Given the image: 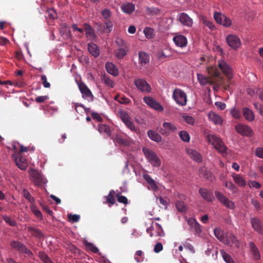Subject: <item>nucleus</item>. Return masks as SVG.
Instances as JSON below:
<instances>
[{
  "mask_svg": "<svg viewBox=\"0 0 263 263\" xmlns=\"http://www.w3.org/2000/svg\"><path fill=\"white\" fill-rule=\"evenodd\" d=\"M4 220L10 226L15 227L16 226V222L15 220H13L10 217L7 215L3 216Z\"/></svg>",
  "mask_w": 263,
  "mask_h": 263,
  "instance_id": "5fc2aeb1",
  "label": "nucleus"
},
{
  "mask_svg": "<svg viewBox=\"0 0 263 263\" xmlns=\"http://www.w3.org/2000/svg\"><path fill=\"white\" fill-rule=\"evenodd\" d=\"M223 243L230 246H234L237 248L239 247V242L236 236L231 233H227L226 234L225 238Z\"/></svg>",
  "mask_w": 263,
  "mask_h": 263,
  "instance_id": "2eb2a0df",
  "label": "nucleus"
},
{
  "mask_svg": "<svg viewBox=\"0 0 263 263\" xmlns=\"http://www.w3.org/2000/svg\"><path fill=\"white\" fill-rule=\"evenodd\" d=\"M124 123L126 126L131 131L135 133L137 132V128L136 127L132 119H130L129 120H127V121L125 122Z\"/></svg>",
  "mask_w": 263,
  "mask_h": 263,
  "instance_id": "8fccbe9b",
  "label": "nucleus"
},
{
  "mask_svg": "<svg viewBox=\"0 0 263 263\" xmlns=\"http://www.w3.org/2000/svg\"><path fill=\"white\" fill-rule=\"evenodd\" d=\"M235 129L239 134L250 137L252 136V130L251 128L248 125L239 124L235 126Z\"/></svg>",
  "mask_w": 263,
  "mask_h": 263,
  "instance_id": "f3484780",
  "label": "nucleus"
},
{
  "mask_svg": "<svg viewBox=\"0 0 263 263\" xmlns=\"http://www.w3.org/2000/svg\"><path fill=\"white\" fill-rule=\"evenodd\" d=\"M172 97L173 99L178 105L180 106H184L186 105L187 97L185 93L181 89L178 88L174 89Z\"/></svg>",
  "mask_w": 263,
  "mask_h": 263,
  "instance_id": "20e7f679",
  "label": "nucleus"
},
{
  "mask_svg": "<svg viewBox=\"0 0 263 263\" xmlns=\"http://www.w3.org/2000/svg\"><path fill=\"white\" fill-rule=\"evenodd\" d=\"M210 75V77L208 78L204 77L202 74L197 73V76L199 82L202 85H205L207 84L213 85L214 89H218L219 87V85L222 84V79L220 78H216L211 74Z\"/></svg>",
  "mask_w": 263,
  "mask_h": 263,
  "instance_id": "f257e3e1",
  "label": "nucleus"
},
{
  "mask_svg": "<svg viewBox=\"0 0 263 263\" xmlns=\"http://www.w3.org/2000/svg\"><path fill=\"white\" fill-rule=\"evenodd\" d=\"M249 247L253 258L255 260H259L260 259V254L255 244L252 241L250 242L249 243Z\"/></svg>",
  "mask_w": 263,
  "mask_h": 263,
  "instance_id": "a878e982",
  "label": "nucleus"
},
{
  "mask_svg": "<svg viewBox=\"0 0 263 263\" xmlns=\"http://www.w3.org/2000/svg\"><path fill=\"white\" fill-rule=\"evenodd\" d=\"M186 153L192 158L194 161L199 163L202 161V156L196 150L190 148L185 149Z\"/></svg>",
  "mask_w": 263,
  "mask_h": 263,
  "instance_id": "412c9836",
  "label": "nucleus"
},
{
  "mask_svg": "<svg viewBox=\"0 0 263 263\" xmlns=\"http://www.w3.org/2000/svg\"><path fill=\"white\" fill-rule=\"evenodd\" d=\"M218 66L229 80L233 78L232 69L226 62L223 60L218 61Z\"/></svg>",
  "mask_w": 263,
  "mask_h": 263,
  "instance_id": "4468645a",
  "label": "nucleus"
},
{
  "mask_svg": "<svg viewBox=\"0 0 263 263\" xmlns=\"http://www.w3.org/2000/svg\"><path fill=\"white\" fill-rule=\"evenodd\" d=\"M115 100L118 102L120 104H128L130 102V100L125 97V96L122 95H117L115 97Z\"/></svg>",
  "mask_w": 263,
  "mask_h": 263,
  "instance_id": "79ce46f5",
  "label": "nucleus"
},
{
  "mask_svg": "<svg viewBox=\"0 0 263 263\" xmlns=\"http://www.w3.org/2000/svg\"><path fill=\"white\" fill-rule=\"evenodd\" d=\"M206 140L211 143L219 153H226L227 147L220 138L213 135H208Z\"/></svg>",
  "mask_w": 263,
  "mask_h": 263,
  "instance_id": "7ed1b4c3",
  "label": "nucleus"
},
{
  "mask_svg": "<svg viewBox=\"0 0 263 263\" xmlns=\"http://www.w3.org/2000/svg\"><path fill=\"white\" fill-rule=\"evenodd\" d=\"M146 13L149 15H156L159 14L160 10L156 7H146Z\"/></svg>",
  "mask_w": 263,
  "mask_h": 263,
  "instance_id": "de8ad7c7",
  "label": "nucleus"
},
{
  "mask_svg": "<svg viewBox=\"0 0 263 263\" xmlns=\"http://www.w3.org/2000/svg\"><path fill=\"white\" fill-rule=\"evenodd\" d=\"M143 178L153 190L156 191L158 189V186L156 184L155 181L148 174H144Z\"/></svg>",
  "mask_w": 263,
  "mask_h": 263,
  "instance_id": "72a5a7b5",
  "label": "nucleus"
},
{
  "mask_svg": "<svg viewBox=\"0 0 263 263\" xmlns=\"http://www.w3.org/2000/svg\"><path fill=\"white\" fill-rule=\"evenodd\" d=\"M115 193L114 190H111L109 192V194L105 197L106 201L105 203H107L109 204V206H111L112 204L115 203V198H114V194Z\"/></svg>",
  "mask_w": 263,
  "mask_h": 263,
  "instance_id": "37998d69",
  "label": "nucleus"
},
{
  "mask_svg": "<svg viewBox=\"0 0 263 263\" xmlns=\"http://www.w3.org/2000/svg\"><path fill=\"white\" fill-rule=\"evenodd\" d=\"M250 221L254 230L259 234H263V225L261 220L256 217H253Z\"/></svg>",
  "mask_w": 263,
  "mask_h": 263,
  "instance_id": "aec40b11",
  "label": "nucleus"
},
{
  "mask_svg": "<svg viewBox=\"0 0 263 263\" xmlns=\"http://www.w3.org/2000/svg\"><path fill=\"white\" fill-rule=\"evenodd\" d=\"M143 100L147 105L156 110L159 112L163 111V107L162 106L152 97H145L143 98Z\"/></svg>",
  "mask_w": 263,
  "mask_h": 263,
  "instance_id": "f8f14e48",
  "label": "nucleus"
},
{
  "mask_svg": "<svg viewBox=\"0 0 263 263\" xmlns=\"http://www.w3.org/2000/svg\"><path fill=\"white\" fill-rule=\"evenodd\" d=\"M173 41L176 45L183 48L186 46L187 43V39L182 35H177L173 37Z\"/></svg>",
  "mask_w": 263,
  "mask_h": 263,
  "instance_id": "4be33fe9",
  "label": "nucleus"
},
{
  "mask_svg": "<svg viewBox=\"0 0 263 263\" xmlns=\"http://www.w3.org/2000/svg\"><path fill=\"white\" fill-rule=\"evenodd\" d=\"M249 184L250 187H253L256 189H260L261 187V184L256 181H249Z\"/></svg>",
  "mask_w": 263,
  "mask_h": 263,
  "instance_id": "338daca9",
  "label": "nucleus"
},
{
  "mask_svg": "<svg viewBox=\"0 0 263 263\" xmlns=\"http://www.w3.org/2000/svg\"><path fill=\"white\" fill-rule=\"evenodd\" d=\"M38 256L44 263H53L48 255L43 251L38 253Z\"/></svg>",
  "mask_w": 263,
  "mask_h": 263,
  "instance_id": "ea45409f",
  "label": "nucleus"
},
{
  "mask_svg": "<svg viewBox=\"0 0 263 263\" xmlns=\"http://www.w3.org/2000/svg\"><path fill=\"white\" fill-rule=\"evenodd\" d=\"M98 130L100 133H104L108 136L111 135V131L110 127L106 124H99L98 126Z\"/></svg>",
  "mask_w": 263,
  "mask_h": 263,
  "instance_id": "58836bf2",
  "label": "nucleus"
},
{
  "mask_svg": "<svg viewBox=\"0 0 263 263\" xmlns=\"http://www.w3.org/2000/svg\"><path fill=\"white\" fill-rule=\"evenodd\" d=\"M127 54V48H117L115 50V55L118 59H122Z\"/></svg>",
  "mask_w": 263,
  "mask_h": 263,
  "instance_id": "4c0bfd02",
  "label": "nucleus"
},
{
  "mask_svg": "<svg viewBox=\"0 0 263 263\" xmlns=\"http://www.w3.org/2000/svg\"><path fill=\"white\" fill-rule=\"evenodd\" d=\"M220 254L224 260V261L227 263H235L233 259L231 257V256L228 254L224 250H220Z\"/></svg>",
  "mask_w": 263,
  "mask_h": 263,
  "instance_id": "c03bdc74",
  "label": "nucleus"
},
{
  "mask_svg": "<svg viewBox=\"0 0 263 263\" xmlns=\"http://www.w3.org/2000/svg\"><path fill=\"white\" fill-rule=\"evenodd\" d=\"M163 127L167 129L168 132H174L176 130V127L175 125L171 122H164L163 123Z\"/></svg>",
  "mask_w": 263,
  "mask_h": 263,
  "instance_id": "3c124183",
  "label": "nucleus"
},
{
  "mask_svg": "<svg viewBox=\"0 0 263 263\" xmlns=\"http://www.w3.org/2000/svg\"><path fill=\"white\" fill-rule=\"evenodd\" d=\"M142 152L145 155V157L154 167H159L161 165V161L157 155L152 149L144 147L142 148Z\"/></svg>",
  "mask_w": 263,
  "mask_h": 263,
  "instance_id": "f03ea898",
  "label": "nucleus"
},
{
  "mask_svg": "<svg viewBox=\"0 0 263 263\" xmlns=\"http://www.w3.org/2000/svg\"><path fill=\"white\" fill-rule=\"evenodd\" d=\"M68 218L69 221L72 222H77L79 221L80 217L76 214H68Z\"/></svg>",
  "mask_w": 263,
  "mask_h": 263,
  "instance_id": "680f3d73",
  "label": "nucleus"
},
{
  "mask_svg": "<svg viewBox=\"0 0 263 263\" xmlns=\"http://www.w3.org/2000/svg\"><path fill=\"white\" fill-rule=\"evenodd\" d=\"M122 11L126 14H130L135 10V5L131 3L123 4L121 7Z\"/></svg>",
  "mask_w": 263,
  "mask_h": 263,
  "instance_id": "c756f323",
  "label": "nucleus"
},
{
  "mask_svg": "<svg viewBox=\"0 0 263 263\" xmlns=\"http://www.w3.org/2000/svg\"><path fill=\"white\" fill-rule=\"evenodd\" d=\"M228 189L234 194L236 193L238 190L237 187L231 181H230Z\"/></svg>",
  "mask_w": 263,
  "mask_h": 263,
  "instance_id": "774afa93",
  "label": "nucleus"
},
{
  "mask_svg": "<svg viewBox=\"0 0 263 263\" xmlns=\"http://www.w3.org/2000/svg\"><path fill=\"white\" fill-rule=\"evenodd\" d=\"M200 20L202 23L207 26L210 30H213L215 29V26L213 22L206 17L201 16Z\"/></svg>",
  "mask_w": 263,
  "mask_h": 263,
  "instance_id": "a19ab883",
  "label": "nucleus"
},
{
  "mask_svg": "<svg viewBox=\"0 0 263 263\" xmlns=\"http://www.w3.org/2000/svg\"><path fill=\"white\" fill-rule=\"evenodd\" d=\"M215 195L218 201L226 208L233 210L235 208V203L222 193L219 191H215Z\"/></svg>",
  "mask_w": 263,
  "mask_h": 263,
  "instance_id": "423d86ee",
  "label": "nucleus"
},
{
  "mask_svg": "<svg viewBox=\"0 0 263 263\" xmlns=\"http://www.w3.org/2000/svg\"><path fill=\"white\" fill-rule=\"evenodd\" d=\"M116 43L118 46V48H127L125 43L121 38L117 37L116 40Z\"/></svg>",
  "mask_w": 263,
  "mask_h": 263,
  "instance_id": "13d9d810",
  "label": "nucleus"
},
{
  "mask_svg": "<svg viewBox=\"0 0 263 263\" xmlns=\"http://www.w3.org/2000/svg\"><path fill=\"white\" fill-rule=\"evenodd\" d=\"M83 28L84 30L85 31L86 37L90 40H94L96 35L91 26L87 23H84L83 24Z\"/></svg>",
  "mask_w": 263,
  "mask_h": 263,
  "instance_id": "393cba45",
  "label": "nucleus"
},
{
  "mask_svg": "<svg viewBox=\"0 0 263 263\" xmlns=\"http://www.w3.org/2000/svg\"><path fill=\"white\" fill-rule=\"evenodd\" d=\"M179 135L181 139L184 142H189L190 141V136L187 132L184 130L181 131Z\"/></svg>",
  "mask_w": 263,
  "mask_h": 263,
  "instance_id": "603ef678",
  "label": "nucleus"
},
{
  "mask_svg": "<svg viewBox=\"0 0 263 263\" xmlns=\"http://www.w3.org/2000/svg\"><path fill=\"white\" fill-rule=\"evenodd\" d=\"M230 113L233 117L239 119L241 118L240 111L239 109L233 108L230 110Z\"/></svg>",
  "mask_w": 263,
  "mask_h": 263,
  "instance_id": "4d7b16f0",
  "label": "nucleus"
},
{
  "mask_svg": "<svg viewBox=\"0 0 263 263\" xmlns=\"http://www.w3.org/2000/svg\"><path fill=\"white\" fill-rule=\"evenodd\" d=\"M154 228L153 227H151L146 229V232L149 234L150 237L153 236H159L162 237L164 235L163 229L160 224L158 223H155V233L153 232Z\"/></svg>",
  "mask_w": 263,
  "mask_h": 263,
  "instance_id": "dca6fc26",
  "label": "nucleus"
},
{
  "mask_svg": "<svg viewBox=\"0 0 263 263\" xmlns=\"http://www.w3.org/2000/svg\"><path fill=\"white\" fill-rule=\"evenodd\" d=\"M101 13L105 21L110 20V18L111 16V12L110 10L107 8H105L101 11Z\"/></svg>",
  "mask_w": 263,
  "mask_h": 263,
  "instance_id": "864d4df0",
  "label": "nucleus"
},
{
  "mask_svg": "<svg viewBox=\"0 0 263 263\" xmlns=\"http://www.w3.org/2000/svg\"><path fill=\"white\" fill-rule=\"evenodd\" d=\"M177 20L184 26L191 27L193 25V20L185 13L183 12L178 14Z\"/></svg>",
  "mask_w": 263,
  "mask_h": 263,
  "instance_id": "a211bd4d",
  "label": "nucleus"
},
{
  "mask_svg": "<svg viewBox=\"0 0 263 263\" xmlns=\"http://www.w3.org/2000/svg\"><path fill=\"white\" fill-rule=\"evenodd\" d=\"M214 18L216 22L223 26L229 27L231 25V20L220 12H215Z\"/></svg>",
  "mask_w": 263,
  "mask_h": 263,
  "instance_id": "1a4fd4ad",
  "label": "nucleus"
},
{
  "mask_svg": "<svg viewBox=\"0 0 263 263\" xmlns=\"http://www.w3.org/2000/svg\"><path fill=\"white\" fill-rule=\"evenodd\" d=\"M203 176L205 179L210 181H212L214 178L212 173L207 170L204 171Z\"/></svg>",
  "mask_w": 263,
  "mask_h": 263,
  "instance_id": "69168bd1",
  "label": "nucleus"
},
{
  "mask_svg": "<svg viewBox=\"0 0 263 263\" xmlns=\"http://www.w3.org/2000/svg\"><path fill=\"white\" fill-rule=\"evenodd\" d=\"M176 207L179 212H184L187 210L186 204L182 201H177L176 203Z\"/></svg>",
  "mask_w": 263,
  "mask_h": 263,
  "instance_id": "09e8293b",
  "label": "nucleus"
},
{
  "mask_svg": "<svg viewBox=\"0 0 263 263\" xmlns=\"http://www.w3.org/2000/svg\"><path fill=\"white\" fill-rule=\"evenodd\" d=\"M11 247L15 249L20 252L27 254L28 256L32 255V252L30 250L26 247V246L18 241L13 240L10 243Z\"/></svg>",
  "mask_w": 263,
  "mask_h": 263,
  "instance_id": "9b49d317",
  "label": "nucleus"
},
{
  "mask_svg": "<svg viewBox=\"0 0 263 263\" xmlns=\"http://www.w3.org/2000/svg\"><path fill=\"white\" fill-rule=\"evenodd\" d=\"M209 117L210 120L215 124H221L222 122V120L220 116L216 114L215 112H210L209 114Z\"/></svg>",
  "mask_w": 263,
  "mask_h": 263,
  "instance_id": "473e14b6",
  "label": "nucleus"
},
{
  "mask_svg": "<svg viewBox=\"0 0 263 263\" xmlns=\"http://www.w3.org/2000/svg\"><path fill=\"white\" fill-rule=\"evenodd\" d=\"M242 113L245 118L249 121H252L254 120V115L253 111L247 107H244L242 109Z\"/></svg>",
  "mask_w": 263,
  "mask_h": 263,
  "instance_id": "7c9ffc66",
  "label": "nucleus"
},
{
  "mask_svg": "<svg viewBox=\"0 0 263 263\" xmlns=\"http://www.w3.org/2000/svg\"><path fill=\"white\" fill-rule=\"evenodd\" d=\"M143 32L147 39H153L155 36L154 29L150 27H146Z\"/></svg>",
  "mask_w": 263,
  "mask_h": 263,
  "instance_id": "49530a36",
  "label": "nucleus"
},
{
  "mask_svg": "<svg viewBox=\"0 0 263 263\" xmlns=\"http://www.w3.org/2000/svg\"><path fill=\"white\" fill-rule=\"evenodd\" d=\"M120 117L123 123L131 119L127 112L124 110L119 112Z\"/></svg>",
  "mask_w": 263,
  "mask_h": 263,
  "instance_id": "6e6d98bb",
  "label": "nucleus"
},
{
  "mask_svg": "<svg viewBox=\"0 0 263 263\" xmlns=\"http://www.w3.org/2000/svg\"><path fill=\"white\" fill-rule=\"evenodd\" d=\"M116 197L118 202L120 203H122L124 204H127L128 203V199L125 196L120 195L119 194H117L116 195Z\"/></svg>",
  "mask_w": 263,
  "mask_h": 263,
  "instance_id": "0e129e2a",
  "label": "nucleus"
},
{
  "mask_svg": "<svg viewBox=\"0 0 263 263\" xmlns=\"http://www.w3.org/2000/svg\"><path fill=\"white\" fill-rule=\"evenodd\" d=\"M103 31L106 33H109L112 30L113 25L110 20H106L104 22Z\"/></svg>",
  "mask_w": 263,
  "mask_h": 263,
  "instance_id": "a18cd8bd",
  "label": "nucleus"
},
{
  "mask_svg": "<svg viewBox=\"0 0 263 263\" xmlns=\"http://www.w3.org/2000/svg\"><path fill=\"white\" fill-rule=\"evenodd\" d=\"M199 193L201 196L208 201H212L214 199L213 192L209 191L205 188H200L199 189Z\"/></svg>",
  "mask_w": 263,
  "mask_h": 263,
  "instance_id": "5701e85b",
  "label": "nucleus"
},
{
  "mask_svg": "<svg viewBox=\"0 0 263 263\" xmlns=\"http://www.w3.org/2000/svg\"><path fill=\"white\" fill-rule=\"evenodd\" d=\"M208 73L209 74H211L213 76H215L216 78H221L223 80L222 84L219 85L222 86L225 90H229L230 88V84L229 83H226L224 82V79L223 77L221 76V73L219 70V69L215 66H211L209 67L208 69Z\"/></svg>",
  "mask_w": 263,
  "mask_h": 263,
  "instance_id": "9d476101",
  "label": "nucleus"
},
{
  "mask_svg": "<svg viewBox=\"0 0 263 263\" xmlns=\"http://www.w3.org/2000/svg\"><path fill=\"white\" fill-rule=\"evenodd\" d=\"M138 54L139 64L143 67H146L149 62V55L144 51H140Z\"/></svg>",
  "mask_w": 263,
  "mask_h": 263,
  "instance_id": "b1692460",
  "label": "nucleus"
},
{
  "mask_svg": "<svg viewBox=\"0 0 263 263\" xmlns=\"http://www.w3.org/2000/svg\"><path fill=\"white\" fill-rule=\"evenodd\" d=\"M13 157L17 166L21 170H26L28 166V161L22 154L13 155Z\"/></svg>",
  "mask_w": 263,
  "mask_h": 263,
  "instance_id": "6e6552de",
  "label": "nucleus"
},
{
  "mask_svg": "<svg viewBox=\"0 0 263 263\" xmlns=\"http://www.w3.org/2000/svg\"><path fill=\"white\" fill-rule=\"evenodd\" d=\"M134 83L137 89L143 93H148L151 91V87L148 83L143 79H137Z\"/></svg>",
  "mask_w": 263,
  "mask_h": 263,
  "instance_id": "0eeeda50",
  "label": "nucleus"
},
{
  "mask_svg": "<svg viewBox=\"0 0 263 263\" xmlns=\"http://www.w3.org/2000/svg\"><path fill=\"white\" fill-rule=\"evenodd\" d=\"M147 135L151 139L155 142H159L162 140L161 137L155 131L149 130L147 132Z\"/></svg>",
  "mask_w": 263,
  "mask_h": 263,
  "instance_id": "c9c22d12",
  "label": "nucleus"
},
{
  "mask_svg": "<svg viewBox=\"0 0 263 263\" xmlns=\"http://www.w3.org/2000/svg\"><path fill=\"white\" fill-rule=\"evenodd\" d=\"M85 246L87 249L91 250L93 253H96L99 251L98 249L93 244L90 242L86 241L85 243Z\"/></svg>",
  "mask_w": 263,
  "mask_h": 263,
  "instance_id": "bf43d9fd",
  "label": "nucleus"
},
{
  "mask_svg": "<svg viewBox=\"0 0 263 263\" xmlns=\"http://www.w3.org/2000/svg\"><path fill=\"white\" fill-rule=\"evenodd\" d=\"M24 197L30 202H34V198L30 194V193L26 189L23 191Z\"/></svg>",
  "mask_w": 263,
  "mask_h": 263,
  "instance_id": "052dcab7",
  "label": "nucleus"
},
{
  "mask_svg": "<svg viewBox=\"0 0 263 263\" xmlns=\"http://www.w3.org/2000/svg\"><path fill=\"white\" fill-rule=\"evenodd\" d=\"M232 177L236 184L241 187H245L247 185V181L244 178L239 174H233Z\"/></svg>",
  "mask_w": 263,
  "mask_h": 263,
  "instance_id": "c85d7f7f",
  "label": "nucleus"
},
{
  "mask_svg": "<svg viewBox=\"0 0 263 263\" xmlns=\"http://www.w3.org/2000/svg\"><path fill=\"white\" fill-rule=\"evenodd\" d=\"M105 68L107 71L113 76L116 77L119 74L117 67L111 62H107L105 64Z\"/></svg>",
  "mask_w": 263,
  "mask_h": 263,
  "instance_id": "bb28decb",
  "label": "nucleus"
},
{
  "mask_svg": "<svg viewBox=\"0 0 263 263\" xmlns=\"http://www.w3.org/2000/svg\"><path fill=\"white\" fill-rule=\"evenodd\" d=\"M215 237L221 242H223L225 238L226 233L219 228H215L214 230Z\"/></svg>",
  "mask_w": 263,
  "mask_h": 263,
  "instance_id": "f704fd0d",
  "label": "nucleus"
},
{
  "mask_svg": "<svg viewBox=\"0 0 263 263\" xmlns=\"http://www.w3.org/2000/svg\"><path fill=\"white\" fill-rule=\"evenodd\" d=\"M79 88L84 99L87 100L92 99L93 95L91 91L84 83H80L79 84Z\"/></svg>",
  "mask_w": 263,
  "mask_h": 263,
  "instance_id": "6ab92c4d",
  "label": "nucleus"
},
{
  "mask_svg": "<svg viewBox=\"0 0 263 263\" xmlns=\"http://www.w3.org/2000/svg\"><path fill=\"white\" fill-rule=\"evenodd\" d=\"M228 44L233 49H237L241 45L239 38L236 35L229 34L226 37Z\"/></svg>",
  "mask_w": 263,
  "mask_h": 263,
  "instance_id": "ddd939ff",
  "label": "nucleus"
},
{
  "mask_svg": "<svg viewBox=\"0 0 263 263\" xmlns=\"http://www.w3.org/2000/svg\"><path fill=\"white\" fill-rule=\"evenodd\" d=\"M183 120L188 124L193 125L194 123L195 120L193 118L187 115H184L182 116Z\"/></svg>",
  "mask_w": 263,
  "mask_h": 263,
  "instance_id": "e2e57ef3",
  "label": "nucleus"
},
{
  "mask_svg": "<svg viewBox=\"0 0 263 263\" xmlns=\"http://www.w3.org/2000/svg\"><path fill=\"white\" fill-rule=\"evenodd\" d=\"M88 50L90 53L94 57H98L100 55V50L97 45L93 43H88Z\"/></svg>",
  "mask_w": 263,
  "mask_h": 263,
  "instance_id": "cd10ccee",
  "label": "nucleus"
},
{
  "mask_svg": "<svg viewBox=\"0 0 263 263\" xmlns=\"http://www.w3.org/2000/svg\"><path fill=\"white\" fill-rule=\"evenodd\" d=\"M27 230L31 234L32 236L36 238H41L44 236L42 231L36 228L29 227L27 228Z\"/></svg>",
  "mask_w": 263,
  "mask_h": 263,
  "instance_id": "2f4dec72",
  "label": "nucleus"
},
{
  "mask_svg": "<svg viewBox=\"0 0 263 263\" xmlns=\"http://www.w3.org/2000/svg\"><path fill=\"white\" fill-rule=\"evenodd\" d=\"M31 181L35 185L41 186L45 183V179L41 173L34 169H30L29 171Z\"/></svg>",
  "mask_w": 263,
  "mask_h": 263,
  "instance_id": "39448f33",
  "label": "nucleus"
},
{
  "mask_svg": "<svg viewBox=\"0 0 263 263\" xmlns=\"http://www.w3.org/2000/svg\"><path fill=\"white\" fill-rule=\"evenodd\" d=\"M102 81H104L105 85L110 88H113L115 86V82L108 75L104 74L101 77Z\"/></svg>",
  "mask_w": 263,
  "mask_h": 263,
  "instance_id": "e433bc0d",
  "label": "nucleus"
}]
</instances>
